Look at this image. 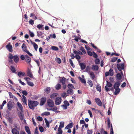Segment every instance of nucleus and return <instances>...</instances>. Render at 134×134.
<instances>
[{
    "instance_id": "obj_53",
    "label": "nucleus",
    "mask_w": 134,
    "mask_h": 134,
    "mask_svg": "<svg viewBox=\"0 0 134 134\" xmlns=\"http://www.w3.org/2000/svg\"><path fill=\"white\" fill-rule=\"evenodd\" d=\"M109 72L110 73V76H113V71L112 69H110L109 71Z\"/></svg>"
},
{
    "instance_id": "obj_3",
    "label": "nucleus",
    "mask_w": 134,
    "mask_h": 134,
    "mask_svg": "<svg viewBox=\"0 0 134 134\" xmlns=\"http://www.w3.org/2000/svg\"><path fill=\"white\" fill-rule=\"evenodd\" d=\"M21 48L22 49L23 51L27 53L29 56L31 57L33 56L32 54L31 53L29 50L24 49V48L26 49L27 48V47L26 46V44L25 43H23V44L21 46Z\"/></svg>"
},
{
    "instance_id": "obj_58",
    "label": "nucleus",
    "mask_w": 134,
    "mask_h": 134,
    "mask_svg": "<svg viewBox=\"0 0 134 134\" xmlns=\"http://www.w3.org/2000/svg\"><path fill=\"white\" fill-rule=\"evenodd\" d=\"M22 60H25L26 62L29 64H30L31 59H22Z\"/></svg>"
},
{
    "instance_id": "obj_46",
    "label": "nucleus",
    "mask_w": 134,
    "mask_h": 134,
    "mask_svg": "<svg viewBox=\"0 0 134 134\" xmlns=\"http://www.w3.org/2000/svg\"><path fill=\"white\" fill-rule=\"evenodd\" d=\"M50 90L51 88L50 87H47L44 91L47 93L48 94L50 92Z\"/></svg>"
},
{
    "instance_id": "obj_29",
    "label": "nucleus",
    "mask_w": 134,
    "mask_h": 134,
    "mask_svg": "<svg viewBox=\"0 0 134 134\" xmlns=\"http://www.w3.org/2000/svg\"><path fill=\"white\" fill-rule=\"evenodd\" d=\"M67 93L69 94L72 95L74 93V91L72 89H69L67 91Z\"/></svg>"
},
{
    "instance_id": "obj_41",
    "label": "nucleus",
    "mask_w": 134,
    "mask_h": 134,
    "mask_svg": "<svg viewBox=\"0 0 134 134\" xmlns=\"http://www.w3.org/2000/svg\"><path fill=\"white\" fill-rule=\"evenodd\" d=\"M96 88L97 90L98 91L100 92L101 91V86L99 84L97 85L96 86Z\"/></svg>"
},
{
    "instance_id": "obj_59",
    "label": "nucleus",
    "mask_w": 134,
    "mask_h": 134,
    "mask_svg": "<svg viewBox=\"0 0 134 134\" xmlns=\"http://www.w3.org/2000/svg\"><path fill=\"white\" fill-rule=\"evenodd\" d=\"M69 62L70 63V64L71 65L73 68H74L75 67V65L73 64V63L72 62V61L71 60V59H69Z\"/></svg>"
},
{
    "instance_id": "obj_23",
    "label": "nucleus",
    "mask_w": 134,
    "mask_h": 134,
    "mask_svg": "<svg viewBox=\"0 0 134 134\" xmlns=\"http://www.w3.org/2000/svg\"><path fill=\"white\" fill-rule=\"evenodd\" d=\"M27 75L28 76L32 78L33 77V75L31 72V70L29 69L28 70L27 72Z\"/></svg>"
},
{
    "instance_id": "obj_11",
    "label": "nucleus",
    "mask_w": 134,
    "mask_h": 134,
    "mask_svg": "<svg viewBox=\"0 0 134 134\" xmlns=\"http://www.w3.org/2000/svg\"><path fill=\"white\" fill-rule=\"evenodd\" d=\"M62 99L60 97L56 98L55 99V104L57 105H59L62 101Z\"/></svg>"
},
{
    "instance_id": "obj_42",
    "label": "nucleus",
    "mask_w": 134,
    "mask_h": 134,
    "mask_svg": "<svg viewBox=\"0 0 134 134\" xmlns=\"http://www.w3.org/2000/svg\"><path fill=\"white\" fill-rule=\"evenodd\" d=\"M25 74L24 72H22L21 71L19 72L18 73V75L20 77L21 76H24Z\"/></svg>"
},
{
    "instance_id": "obj_56",
    "label": "nucleus",
    "mask_w": 134,
    "mask_h": 134,
    "mask_svg": "<svg viewBox=\"0 0 134 134\" xmlns=\"http://www.w3.org/2000/svg\"><path fill=\"white\" fill-rule=\"evenodd\" d=\"M10 70L13 73H15V69L14 66H11Z\"/></svg>"
},
{
    "instance_id": "obj_15",
    "label": "nucleus",
    "mask_w": 134,
    "mask_h": 134,
    "mask_svg": "<svg viewBox=\"0 0 134 134\" xmlns=\"http://www.w3.org/2000/svg\"><path fill=\"white\" fill-rule=\"evenodd\" d=\"M95 100L96 103L99 106H101L102 105V103L100 99L98 98H96L95 99Z\"/></svg>"
},
{
    "instance_id": "obj_54",
    "label": "nucleus",
    "mask_w": 134,
    "mask_h": 134,
    "mask_svg": "<svg viewBox=\"0 0 134 134\" xmlns=\"http://www.w3.org/2000/svg\"><path fill=\"white\" fill-rule=\"evenodd\" d=\"M68 96V95L65 92L61 94L62 97L63 98L65 97Z\"/></svg>"
},
{
    "instance_id": "obj_32",
    "label": "nucleus",
    "mask_w": 134,
    "mask_h": 134,
    "mask_svg": "<svg viewBox=\"0 0 134 134\" xmlns=\"http://www.w3.org/2000/svg\"><path fill=\"white\" fill-rule=\"evenodd\" d=\"M72 123H69V124L67 125L66 126L65 128V129H68L69 128H71L72 127L73 125Z\"/></svg>"
},
{
    "instance_id": "obj_30",
    "label": "nucleus",
    "mask_w": 134,
    "mask_h": 134,
    "mask_svg": "<svg viewBox=\"0 0 134 134\" xmlns=\"http://www.w3.org/2000/svg\"><path fill=\"white\" fill-rule=\"evenodd\" d=\"M57 93H53L51 95L50 97L51 99H54L55 97L57 96Z\"/></svg>"
},
{
    "instance_id": "obj_9",
    "label": "nucleus",
    "mask_w": 134,
    "mask_h": 134,
    "mask_svg": "<svg viewBox=\"0 0 134 134\" xmlns=\"http://www.w3.org/2000/svg\"><path fill=\"white\" fill-rule=\"evenodd\" d=\"M107 85L105 86V90L106 92H108L109 91V88L108 87H111L112 86V84L110 82H108V81H107Z\"/></svg>"
},
{
    "instance_id": "obj_28",
    "label": "nucleus",
    "mask_w": 134,
    "mask_h": 134,
    "mask_svg": "<svg viewBox=\"0 0 134 134\" xmlns=\"http://www.w3.org/2000/svg\"><path fill=\"white\" fill-rule=\"evenodd\" d=\"M22 96V100L23 103L25 105H27L26 98V97L24 95H23Z\"/></svg>"
},
{
    "instance_id": "obj_19",
    "label": "nucleus",
    "mask_w": 134,
    "mask_h": 134,
    "mask_svg": "<svg viewBox=\"0 0 134 134\" xmlns=\"http://www.w3.org/2000/svg\"><path fill=\"white\" fill-rule=\"evenodd\" d=\"M120 82H117L115 83L114 85V87L115 89L116 88H119V86L120 85Z\"/></svg>"
},
{
    "instance_id": "obj_10",
    "label": "nucleus",
    "mask_w": 134,
    "mask_h": 134,
    "mask_svg": "<svg viewBox=\"0 0 134 134\" xmlns=\"http://www.w3.org/2000/svg\"><path fill=\"white\" fill-rule=\"evenodd\" d=\"M47 104L48 106L50 107H53L54 105L53 101L52 100L49 99L47 100Z\"/></svg>"
},
{
    "instance_id": "obj_36",
    "label": "nucleus",
    "mask_w": 134,
    "mask_h": 134,
    "mask_svg": "<svg viewBox=\"0 0 134 134\" xmlns=\"http://www.w3.org/2000/svg\"><path fill=\"white\" fill-rule=\"evenodd\" d=\"M62 85L65 84L66 82V78L65 77H63L61 80H60Z\"/></svg>"
},
{
    "instance_id": "obj_37",
    "label": "nucleus",
    "mask_w": 134,
    "mask_h": 134,
    "mask_svg": "<svg viewBox=\"0 0 134 134\" xmlns=\"http://www.w3.org/2000/svg\"><path fill=\"white\" fill-rule=\"evenodd\" d=\"M100 130V132L101 134H108L107 131H105L103 128H101Z\"/></svg>"
},
{
    "instance_id": "obj_7",
    "label": "nucleus",
    "mask_w": 134,
    "mask_h": 134,
    "mask_svg": "<svg viewBox=\"0 0 134 134\" xmlns=\"http://www.w3.org/2000/svg\"><path fill=\"white\" fill-rule=\"evenodd\" d=\"M117 67L118 70L120 71L124 69V64L123 63H121L120 64H118Z\"/></svg>"
},
{
    "instance_id": "obj_31",
    "label": "nucleus",
    "mask_w": 134,
    "mask_h": 134,
    "mask_svg": "<svg viewBox=\"0 0 134 134\" xmlns=\"http://www.w3.org/2000/svg\"><path fill=\"white\" fill-rule=\"evenodd\" d=\"M44 34V33L42 32L41 31H37V35L38 37H40Z\"/></svg>"
},
{
    "instance_id": "obj_64",
    "label": "nucleus",
    "mask_w": 134,
    "mask_h": 134,
    "mask_svg": "<svg viewBox=\"0 0 134 134\" xmlns=\"http://www.w3.org/2000/svg\"><path fill=\"white\" fill-rule=\"evenodd\" d=\"M87 54L90 56H92L93 55V51L92 52H91V51H88L87 52Z\"/></svg>"
},
{
    "instance_id": "obj_8",
    "label": "nucleus",
    "mask_w": 134,
    "mask_h": 134,
    "mask_svg": "<svg viewBox=\"0 0 134 134\" xmlns=\"http://www.w3.org/2000/svg\"><path fill=\"white\" fill-rule=\"evenodd\" d=\"M90 44L91 45V46L97 52L99 53H102V51L99 49L97 46L94 45L91 42L90 43Z\"/></svg>"
},
{
    "instance_id": "obj_39",
    "label": "nucleus",
    "mask_w": 134,
    "mask_h": 134,
    "mask_svg": "<svg viewBox=\"0 0 134 134\" xmlns=\"http://www.w3.org/2000/svg\"><path fill=\"white\" fill-rule=\"evenodd\" d=\"M44 120H45V122L46 123V125L47 127H49V123H51V122L50 121L49 122L47 120V119L46 118L44 119Z\"/></svg>"
},
{
    "instance_id": "obj_48",
    "label": "nucleus",
    "mask_w": 134,
    "mask_h": 134,
    "mask_svg": "<svg viewBox=\"0 0 134 134\" xmlns=\"http://www.w3.org/2000/svg\"><path fill=\"white\" fill-rule=\"evenodd\" d=\"M90 68L89 66H87L86 69V72H88V73H89V72L90 71Z\"/></svg>"
},
{
    "instance_id": "obj_51",
    "label": "nucleus",
    "mask_w": 134,
    "mask_h": 134,
    "mask_svg": "<svg viewBox=\"0 0 134 134\" xmlns=\"http://www.w3.org/2000/svg\"><path fill=\"white\" fill-rule=\"evenodd\" d=\"M50 113L49 112H45L42 114V115H43L48 116L50 115Z\"/></svg>"
},
{
    "instance_id": "obj_52",
    "label": "nucleus",
    "mask_w": 134,
    "mask_h": 134,
    "mask_svg": "<svg viewBox=\"0 0 134 134\" xmlns=\"http://www.w3.org/2000/svg\"><path fill=\"white\" fill-rule=\"evenodd\" d=\"M87 83L90 87H92L93 86V83L91 80H88Z\"/></svg>"
},
{
    "instance_id": "obj_13",
    "label": "nucleus",
    "mask_w": 134,
    "mask_h": 134,
    "mask_svg": "<svg viewBox=\"0 0 134 134\" xmlns=\"http://www.w3.org/2000/svg\"><path fill=\"white\" fill-rule=\"evenodd\" d=\"M24 79L27 81L28 85L30 86H33L34 85V84L33 82L29 81H28V80H30V79L28 77H26L24 78Z\"/></svg>"
},
{
    "instance_id": "obj_44",
    "label": "nucleus",
    "mask_w": 134,
    "mask_h": 134,
    "mask_svg": "<svg viewBox=\"0 0 134 134\" xmlns=\"http://www.w3.org/2000/svg\"><path fill=\"white\" fill-rule=\"evenodd\" d=\"M55 88L57 90H59L61 88V86L60 84L58 83L55 86Z\"/></svg>"
},
{
    "instance_id": "obj_5",
    "label": "nucleus",
    "mask_w": 134,
    "mask_h": 134,
    "mask_svg": "<svg viewBox=\"0 0 134 134\" xmlns=\"http://www.w3.org/2000/svg\"><path fill=\"white\" fill-rule=\"evenodd\" d=\"M8 59H19V55L17 54L13 55L12 54L9 53L8 56Z\"/></svg>"
},
{
    "instance_id": "obj_43",
    "label": "nucleus",
    "mask_w": 134,
    "mask_h": 134,
    "mask_svg": "<svg viewBox=\"0 0 134 134\" xmlns=\"http://www.w3.org/2000/svg\"><path fill=\"white\" fill-rule=\"evenodd\" d=\"M85 48L87 51V52L88 51H91L92 49L89 46L87 45H85Z\"/></svg>"
},
{
    "instance_id": "obj_38",
    "label": "nucleus",
    "mask_w": 134,
    "mask_h": 134,
    "mask_svg": "<svg viewBox=\"0 0 134 134\" xmlns=\"http://www.w3.org/2000/svg\"><path fill=\"white\" fill-rule=\"evenodd\" d=\"M78 79L82 83H84L85 84H86V81L84 79L80 77H78Z\"/></svg>"
},
{
    "instance_id": "obj_34",
    "label": "nucleus",
    "mask_w": 134,
    "mask_h": 134,
    "mask_svg": "<svg viewBox=\"0 0 134 134\" xmlns=\"http://www.w3.org/2000/svg\"><path fill=\"white\" fill-rule=\"evenodd\" d=\"M67 87L69 89H75V88L71 84L69 83L68 84Z\"/></svg>"
},
{
    "instance_id": "obj_63",
    "label": "nucleus",
    "mask_w": 134,
    "mask_h": 134,
    "mask_svg": "<svg viewBox=\"0 0 134 134\" xmlns=\"http://www.w3.org/2000/svg\"><path fill=\"white\" fill-rule=\"evenodd\" d=\"M100 60L99 59H95V64H98L100 63Z\"/></svg>"
},
{
    "instance_id": "obj_18",
    "label": "nucleus",
    "mask_w": 134,
    "mask_h": 134,
    "mask_svg": "<svg viewBox=\"0 0 134 134\" xmlns=\"http://www.w3.org/2000/svg\"><path fill=\"white\" fill-rule=\"evenodd\" d=\"M50 49L53 51H58L59 50V48L57 47L54 46H52Z\"/></svg>"
},
{
    "instance_id": "obj_25",
    "label": "nucleus",
    "mask_w": 134,
    "mask_h": 134,
    "mask_svg": "<svg viewBox=\"0 0 134 134\" xmlns=\"http://www.w3.org/2000/svg\"><path fill=\"white\" fill-rule=\"evenodd\" d=\"M28 31L29 32V34L30 36L32 38L35 35L34 32L33 31H31L29 29H28Z\"/></svg>"
},
{
    "instance_id": "obj_6",
    "label": "nucleus",
    "mask_w": 134,
    "mask_h": 134,
    "mask_svg": "<svg viewBox=\"0 0 134 134\" xmlns=\"http://www.w3.org/2000/svg\"><path fill=\"white\" fill-rule=\"evenodd\" d=\"M13 103H14V102L11 101H9L8 102L7 106L9 110H11L13 108Z\"/></svg>"
},
{
    "instance_id": "obj_14",
    "label": "nucleus",
    "mask_w": 134,
    "mask_h": 134,
    "mask_svg": "<svg viewBox=\"0 0 134 134\" xmlns=\"http://www.w3.org/2000/svg\"><path fill=\"white\" fill-rule=\"evenodd\" d=\"M46 98L45 97H42L41 99L40 103V106H42L46 102Z\"/></svg>"
},
{
    "instance_id": "obj_1",
    "label": "nucleus",
    "mask_w": 134,
    "mask_h": 134,
    "mask_svg": "<svg viewBox=\"0 0 134 134\" xmlns=\"http://www.w3.org/2000/svg\"><path fill=\"white\" fill-rule=\"evenodd\" d=\"M77 44L79 47V49L77 51L74 49H73V53H71L70 54L71 59H81L80 55H82L83 54H85L86 52L82 45L83 44L80 42H77L76 43Z\"/></svg>"
},
{
    "instance_id": "obj_62",
    "label": "nucleus",
    "mask_w": 134,
    "mask_h": 134,
    "mask_svg": "<svg viewBox=\"0 0 134 134\" xmlns=\"http://www.w3.org/2000/svg\"><path fill=\"white\" fill-rule=\"evenodd\" d=\"M105 54L107 56H109L110 57L111 52L108 51H106L105 52Z\"/></svg>"
},
{
    "instance_id": "obj_24",
    "label": "nucleus",
    "mask_w": 134,
    "mask_h": 134,
    "mask_svg": "<svg viewBox=\"0 0 134 134\" xmlns=\"http://www.w3.org/2000/svg\"><path fill=\"white\" fill-rule=\"evenodd\" d=\"M88 74L90 75L91 78L93 80L95 78V75L93 72H89V73Z\"/></svg>"
},
{
    "instance_id": "obj_45",
    "label": "nucleus",
    "mask_w": 134,
    "mask_h": 134,
    "mask_svg": "<svg viewBox=\"0 0 134 134\" xmlns=\"http://www.w3.org/2000/svg\"><path fill=\"white\" fill-rule=\"evenodd\" d=\"M116 78L117 79L120 80L121 79V76L120 73H118L116 75Z\"/></svg>"
},
{
    "instance_id": "obj_27",
    "label": "nucleus",
    "mask_w": 134,
    "mask_h": 134,
    "mask_svg": "<svg viewBox=\"0 0 134 134\" xmlns=\"http://www.w3.org/2000/svg\"><path fill=\"white\" fill-rule=\"evenodd\" d=\"M99 67L97 65H93L92 66L91 69L93 70L97 71Z\"/></svg>"
},
{
    "instance_id": "obj_12",
    "label": "nucleus",
    "mask_w": 134,
    "mask_h": 134,
    "mask_svg": "<svg viewBox=\"0 0 134 134\" xmlns=\"http://www.w3.org/2000/svg\"><path fill=\"white\" fill-rule=\"evenodd\" d=\"M77 59L78 60V61L79 65L80 66L81 69L82 70L84 69L86 67V65H85V64L83 63H80V59Z\"/></svg>"
},
{
    "instance_id": "obj_50",
    "label": "nucleus",
    "mask_w": 134,
    "mask_h": 134,
    "mask_svg": "<svg viewBox=\"0 0 134 134\" xmlns=\"http://www.w3.org/2000/svg\"><path fill=\"white\" fill-rule=\"evenodd\" d=\"M80 42L86 44H87L88 43V42H87L85 40L83 39H81Z\"/></svg>"
},
{
    "instance_id": "obj_4",
    "label": "nucleus",
    "mask_w": 134,
    "mask_h": 134,
    "mask_svg": "<svg viewBox=\"0 0 134 134\" xmlns=\"http://www.w3.org/2000/svg\"><path fill=\"white\" fill-rule=\"evenodd\" d=\"M5 48L7 49L10 52H12L13 51V46L11 44L10 42H8L5 46Z\"/></svg>"
},
{
    "instance_id": "obj_60",
    "label": "nucleus",
    "mask_w": 134,
    "mask_h": 134,
    "mask_svg": "<svg viewBox=\"0 0 134 134\" xmlns=\"http://www.w3.org/2000/svg\"><path fill=\"white\" fill-rule=\"evenodd\" d=\"M110 134H114V132L112 125L111 124V127H110Z\"/></svg>"
},
{
    "instance_id": "obj_47",
    "label": "nucleus",
    "mask_w": 134,
    "mask_h": 134,
    "mask_svg": "<svg viewBox=\"0 0 134 134\" xmlns=\"http://www.w3.org/2000/svg\"><path fill=\"white\" fill-rule=\"evenodd\" d=\"M30 25H33L34 24V21L32 19H30L29 21Z\"/></svg>"
},
{
    "instance_id": "obj_35",
    "label": "nucleus",
    "mask_w": 134,
    "mask_h": 134,
    "mask_svg": "<svg viewBox=\"0 0 134 134\" xmlns=\"http://www.w3.org/2000/svg\"><path fill=\"white\" fill-rule=\"evenodd\" d=\"M115 92H114V94L115 95L118 94L120 91V89L119 88H116Z\"/></svg>"
},
{
    "instance_id": "obj_49",
    "label": "nucleus",
    "mask_w": 134,
    "mask_h": 134,
    "mask_svg": "<svg viewBox=\"0 0 134 134\" xmlns=\"http://www.w3.org/2000/svg\"><path fill=\"white\" fill-rule=\"evenodd\" d=\"M93 55L92 56H93V57L95 58V59L97 58L98 57V55L97 54L95 53L94 51H93Z\"/></svg>"
},
{
    "instance_id": "obj_33",
    "label": "nucleus",
    "mask_w": 134,
    "mask_h": 134,
    "mask_svg": "<svg viewBox=\"0 0 134 134\" xmlns=\"http://www.w3.org/2000/svg\"><path fill=\"white\" fill-rule=\"evenodd\" d=\"M107 120L108 128H109L110 127H111V124L112 125V124H111V122L109 118H108Z\"/></svg>"
},
{
    "instance_id": "obj_16",
    "label": "nucleus",
    "mask_w": 134,
    "mask_h": 134,
    "mask_svg": "<svg viewBox=\"0 0 134 134\" xmlns=\"http://www.w3.org/2000/svg\"><path fill=\"white\" fill-rule=\"evenodd\" d=\"M36 27L39 30H44V25L41 23L37 25L36 26Z\"/></svg>"
},
{
    "instance_id": "obj_21",
    "label": "nucleus",
    "mask_w": 134,
    "mask_h": 134,
    "mask_svg": "<svg viewBox=\"0 0 134 134\" xmlns=\"http://www.w3.org/2000/svg\"><path fill=\"white\" fill-rule=\"evenodd\" d=\"M12 132L13 134H19V131L15 128H13L12 129Z\"/></svg>"
},
{
    "instance_id": "obj_22",
    "label": "nucleus",
    "mask_w": 134,
    "mask_h": 134,
    "mask_svg": "<svg viewBox=\"0 0 134 134\" xmlns=\"http://www.w3.org/2000/svg\"><path fill=\"white\" fill-rule=\"evenodd\" d=\"M50 110H52L53 111H54L55 113H58L60 112V111H59L57 110V109L58 108L56 106H54Z\"/></svg>"
},
{
    "instance_id": "obj_17",
    "label": "nucleus",
    "mask_w": 134,
    "mask_h": 134,
    "mask_svg": "<svg viewBox=\"0 0 134 134\" xmlns=\"http://www.w3.org/2000/svg\"><path fill=\"white\" fill-rule=\"evenodd\" d=\"M17 104L18 107L21 110V111L23 112L24 111L23 108L21 104L19 102L17 103Z\"/></svg>"
},
{
    "instance_id": "obj_55",
    "label": "nucleus",
    "mask_w": 134,
    "mask_h": 134,
    "mask_svg": "<svg viewBox=\"0 0 134 134\" xmlns=\"http://www.w3.org/2000/svg\"><path fill=\"white\" fill-rule=\"evenodd\" d=\"M7 103L6 101L5 100H4L3 103H2L1 107V109H2L3 108V107L4 105L5 104Z\"/></svg>"
},
{
    "instance_id": "obj_57",
    "label": "nucleus",
    "mask_w": 134,
    "mask_h": 134,
    "mask_svg": "<svg viewBox=\"0 0 134 134\" xmlns=\"http://www.w3.org/2000/svg\"><path fill=\"white\" fill-rule=\"evenodd\" d=\"M33 46L35 51H37L38 48V45L36 43Z\"/></svg>"
},
{
    "instance_id": "obj_40",
    "label": "nucleus",
    "mask_w": 134,
    "mask_h": 134,
    "mask_svg": "<svg viewBox=\"0 0 134 134\" xmlns=\"http://www.w3.org/2000/svg\"><path fill=\"white\" fill-rule=\"evenodd\" d=\"M49 35L51 37V38H53L54 39H55L56 38L55 34L54 33L53 34H50Z\"/></svg>"
},
{
    "instance_id": "obj_2",
    "label": "nucleus",
    "mask_w": 134,
    "mask_h": 134,
    "mask_svg": "<svg viewBox=\"0 0 134 134\" xmlns=\"http://www.w3.org/2000/svg\"><path fill=\"white\" fill-rule=\"evenodd\" d=\"M38 102L36 101L28 100V105L29 108L31 109H34L35 107L38 104Z\"/></svg>"
},
{
    "instance_id": "obj_20",
    "label": "nucleus",
    "mask_w": 134,
    "mask_h": 134,
    "mask_svg": "<svg viewBox=\"0 0 134 134\" xmlns=\"http://www.w3.org/2000/svg\"><path fill=\"white\" fill-rule=\"evenodd\" d=\"M30 17H32L35 20L38 19L37 16L35 15V14L34 13H31L30 15Z\"/></svg>"
},
{
    "instance_id": "obj_61",
    "label": "nucleus",
    "mask_w": 134,
    "mask_h": 134,
    "mask_svg": "<svg viewBox=\"0 0 134 134\" xmlns=\"http://www.w3.org/2000/svg\"><path fill=\"white\" fill-rule=\"evenodd\" d=\"M64 122H60V125L59 127L62 128H63L64 126Z\"/></svg>"
},
{
    "instance_id": "obj_26",
    "label": "nucleus",
    "mask_w": 134,
    "mask_h": 134,
    "mask_svg": "<svg viewBox=\"0 0 134 134\" xmlns=\"http://www.w3.org/2000/svg\"><path fill=\"white\" fill-rule=\"evenodd\" d=\"M25 130L28 134H31L30 129L28 126H25Z\"/></svg>"
}]
</instances>
